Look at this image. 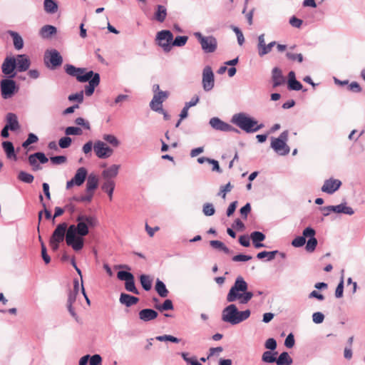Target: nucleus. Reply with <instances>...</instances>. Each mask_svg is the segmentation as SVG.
Returning a JSON list of instances; mask_svg holds the SVG:
<instances>
[{
	"instance_id": "nucleus-50",
	"label": "nucleus",
	"mask_w": 365,
	"mask_h": 365,
	"mask_svg": "<svg viewBox=\"0 0 365 365\" xmlns=\"http://www.w3.org/2000/svg\"><path fill=\"white\" fill-rule=\"evenodd\" d=\"M65 133L66 135H80L82 134V130L78 127L70 126L66 128Z\"/></svg>"
},
{
	"instance_id": "nucleus-28",
	"label": "nucleus",
	"mask_w": 365,
	"mask_h": 365,
	"mask_svg": "<svg viewBox=\"0 0 365 365\" xmlns=\"http://www.w3.org/2000/svg\"><path fill=\"white\" fill-rule=\"evenodd\" d=\"M120 165H113L102 172V176L105 180H113L118 174Z\"/></svg>"
},
{
	"instance_id": "nucleus-37",
	"label": "nucleus",
	"mask_w": 365,
	"mask_h": 365,
	"mask_svg": "<svg viewBox=\"0 0 365 365\" xmlns=\"http://www.w3.org/2000/svg\"><path fill=\"white\" fill-rule=\"evenodd\" d=\"M43 8L48 14H55L58 11V4L53 0H44Z\"/></svg>"
},
{
	"instance_id": "nucleus-42",
	"label": "nucleus",
	"mask_w": 365,
	"mask_h": 365,
	"mask_svg": "<svg viewBox=\"0 0 365 365\" xmlns=\"http://www.w3.org/2000/svg\"><path fill=\"white\" fill-rule=\"evenodd\" d=\"M279 253L278 250H274L272 252L262 251L257 255V257L259 259H262L264 257H267V261H272L274 259L277 254Z\"/></svg>"
},
{
	"instance_id": "nucleus-51",
	"label": "nucleus",
	"mask_w": 365,
	"mask_h": 365,
	"mask_svg": "<svg viewBox=\"0 0 365 365\" xmlns=\"http://www.w3.org/2000/svg\"><path fill=\"white\" fill-rule=\"evenodd\" d=\"M306 237L304 235L295 237L292 242V245L294 247H301L306 243Z\"/></svg>"
},
{
	"instance_id": "nucleus-41",
	"label": "nucleus",
	"mask_w": 365,
	"mask_h": 365,
	"mask_svg": "<svg viewBox=\"0 0 365 365\" xmlns=\"http://www.w3.org/2000/svg\"><path fill=\"white\" fill-rule=\"evenodd\" d=\"M79 220H84L86 223L88 227H94L97 226L98 222L96 217L91 216V215H86L80 214V219Z\"/></svg>"
},
{
	"instance_id": "nucleus-27",
	"label": "nucleus",
	"mask_w": 365,
	"mask_h": 365,
	"mask_svg": "<svg viewBox=\"0 0 365 365\" xmlns=\"http://www.w3.org/2000/svg\"><path fill=\"white\" fill-rule=\"evenodd\" d=\"M250 239L252 241L253 245L255 248L264 247L265 245L261 242L265 239V235L259 231H255L250 234Z\"/></svg>"
},
{
	"instance_id": "nucleus-48",
	"label": "nucleus",
	"mask_w": 365,
	"mask_h": 365,
	"mask_svg": "<svg viewBox=\"0 0 365 365\" xmlns=\"http://www.w3.org/2000/svg\"><path fill=\"white\" fill-rule=\"evenodd\" d=\"M188 39V37L186 36H178L175 37L174 41H173L171 46H183L185 45Z\"/></svg>"
},
{
	"instance_id": "nucleus-10",
	"label": "nucleus",
	"mask_w": 365,
	"mask_h": 365,
	"mask_svg": "<svg viewBox=\"0 0 365 365\" xmlns=\"http://www.w3.org/2000/svg\"><path fill=\"white\" fill-rule=\"evenodd\" d=\"M202 88L205 91H210L215 86V76L212 68L206 66L202 71Z\"/></svg>"
},
{
	"instance_id": "nucleus-6",
	"label": "nucleus",
	"mask_w": 365,
	"mask_h": 365,
	"mask_svg": "<svg viewBox=\"0 0 365 365\" xmlns=\"http://www.w3.org/2000/svg\"><path fill=\"white\" fill-rule=\"evenodd\" d=\"M289 131H283L278 138H272L271 142V148L279 155H287L290 148L287 145L286 142L288 140Z\"/></svg>"
},
{
	"instance_id": "nucleus-19",
	"label": "nucleus",
	"mask_w": 365,
	"mask_h": 365,
	"mask_svg": "<svg viewBox=\"0 0 365 365\" xmlns=\"http://www.w3.org/2000/svg\"><path fill=\"white\" fill-rule=\"evenodd\" d=\"M341 182L337 179L330 178L326 180L321 190L322 192L331 195L341 186Z\"/></svg>"
},
{
	"instance_id": "nucleus-32",
	"label": "nucleus",
	"mask_w": 365,
	"mask_h": 365,
	"mask_svg": "<svg viewBox=\"0 0 365 365\" xmlns=\"http://www.w3.org/2000/svg\"><path fill=\"white\" fill-rule=\"evenodd\" d=\"M115 182L113 180H105L101 185L103 191L106 192L109 197L110 200L113 199V193L115 189Z\"/></svg>"
},
{
	"instance_id": "nucleus-18",
	"label": "nucleus",
	"mask_w": 365,
	"mask_h": 365,
	"mask_svg": "<svg viewBox=\"0 0 365 365\" xmlns=\"http://www.w3.org/2000/svg\"><path fill=\"white\" fill-rule=\"evenodd\" d=\"M321 210L332 211L336 213H343L348 215H352L354 213L352 207L347 206L346 202H343L337 205H329L322 207L320 208Z\"/></svg>"
},
{
	"instance_id": "nucleus-5",
	"label": "nucleus",
	"mask_w": 365,
	"mask_h": 365,
	"mask_svg": "<svg viewBox=\"0 0 365 365\" xmlns=\"http://www.w3.org/2000/svg\"><path fill=\"white\" fill-rule=\"evenodd\" d=\"M232 123L238 126L246 133H255L264 127L263 124H258V122L248 116L245 113L235 114L232 118Z\"/></svg>"
},
{
	"instance_id": "nucleus-25",
	"label": "nucleus",
	"mask_w": 365,
	"mask_h": 365,
	"mask_svg": "<svg viewBox=\"0 0 365 365\" xmlns=\"http://www.w3.org/2000/svg\"><path fill=\"white\" fill-rule=\"evenodd\" d=\"M210 126L217 130L224 131L229 129V124L220 120L217 117H213L210 120L209 122Z\"/></svg>"
},
{
	"instance_id": "nucleus-15",
	"label": "nucleus",
	"mask_w": 365,
	"mask_h": 365,
	"mask_svg": "<svg viewBox=\"0 0 365 365\" xmlns=\"http://www.w3.org/2000/svg\"><path fill=\"white\" fill-rule=\"evenodd\" d=\"M302 234L304 237H309L306 245V250L308 252H314L317 245V240L314 237L315 230L311 227H307L303 230Z\"/></svg>"
},
{
	"instance_id": "nucleus-57",
	"label": "nucleus",
	"mask_w": 365,
	"mask_h": 365,
	"mask_svg": "<svg viewBox=\"0 0 365 365\" xmlns=\"http://www.w3.org/2000/svg\"><path fill=\"white\" fill-rule=\"evenodd\" d=\"M232 188V185H231L230 182H228L225 186H222L220 187V191L219 192L218 195L221 196L223 199H225L226 197L227 192H230Z\"/></svg>"
},
{
	"instance_id": "nucleus-33",
	"label": "nucleus",
	"mask_w": 365,
	"mask_h": 365,
	"mask_svg": "<svg viewBox=\"0 0 365 365\" xmlns=\"http://www.w3.org/2000/svg\"><path fill=\"white\" fill-rule=\"evenodd\" d=\"M9 34L12 37L14 48L20 50L24 46V41L22 37L16 31H9Z\"/></svg>"
},
{
	"instance_id": "nucleus-40",
	"label": "nucleus",
	"mask_w": 365,
	"mask_h": 365,
	"mask_svg": "<svg viewBox=\"0 0 365 365\" xmlns=\"http://www.w3.org/2000/svg\"><path fill=\"white\" fill-rule=\"evenodd\" d=\"M277 351H266L262 354V361L264 363H274L277 361Z\"/></svg>"
},
{
	"instance_id": "nucleus-8",
	"label": "nucleus",
	"mask_w": 365,
	"mask_h": 365,
	"mask_svg": "<svg viewBox=\"0 0 365 365\" xmlns=\"http://www.w3.org/2000/svg\"><path fill=\"white\" fill-rule=\"evenodd\" d=\"M117 277L119 280L125 281V288L128 292L135 294H139L140 292L135 284V279L133 274L128 271H119L117 273Z\"/></svg>"
},
{
	"instance_id": "nucleus-45",
	"label": "nucleus",
	"mask_w": 365,
	"mask_h": 365,
	"mask_svg": "<svg viewBox=\"0 0 365 365\" xmlns=\"http://www.w3.org/2000/svg\"><path fill=\"white\" fill-rule=\"evenodd\" d=\"M103 139L106 140L107 143L110 144L113 147H118L120 145V141L118 138L111 134H105L103 136Z\"/></svg>"
},
{
	"instance_id": "nucleus-2",
	"label": "nucleus",
	"mask_w": 365,
	"mask_h": 365,
	"mask_svg": "<svg viewBox=\"0 0 365 365\" xmlns=\"http://www.w3.org/2000/svg\"><path fill=\"white\" fill-rule=\"evenodd\" d=\"M80 215L76 217L77 225H71L68 226L66 235V242L68 246L78 252L83 247V237L89 233V229L87 223L84 220H79Z\"/></svg>"
},
{
	"instance_id": "nucleus-64",
	"label": "nucleus",
	"mask_w": 365,
	"mask_h": 365,
	"mask_svg": "<svg viewBox=\"0 0 365 365\" xmlns=\"http://www.w3.org/2000/svg\"><path fill=\"white\" fill-rule=\"evenodd\" d=\"M250 236L249 237L248 235H244L240 236L238 240H239L240 244L242 246L247 247L250 246Z\"/></svg>"
},
{
	"instance_id": "nucleus-3",
	"label": "nucleus",
	"mask_w": 365,
	"mask_h": 365,
	"mask_svg": "<svg viewBox=\"0 0 365 365\" xmlns=\"http://www.w3.org/2000/svg\"><path fill=\"white\" fill-rule=\"evenodd\" d=\"M250 309L239 311L235 304H231L222 312V320L232 325L238 324L247 319L250 316Z\"/></svg>"
},
{
	"instance_id": "nucleus-62",
	"label": "nucleus",
	"mask_w": 365,
	"mask_h": 365,
	"mask_svg": "<svg viewBox=\"0 0 365 365\" xmlns=\"http://www.w3.org/2000/svg\"><path fill=\"white\" fill-rule=\"evenodd\" d=\"M75 123L78 125L83 126L86 130H90L91 126L88 121H86L84 118L79 117L75 120Z\"/></svg>"
},
{
	"instance_id": "nucleus-24",
	"label": "nucleus",
	"mask_w": 365,
	"mask_h": 365,
	"mask_svg": "<svg viewBox=\"0 0 365 365\" xmlns=\"http://www.w3.org/2000/svg\"><path fill=\"white\" fill-rule=\"evenodd\" d=\"M1 145L6 158L9 160L16 161L17 160V155L13 143L11 141H3Z\"/></svg>"
},
{
	"instance_id": "nucleus-30",
	"label": "nucleus",
	"mask_w": 365,
	"mask_h": 365,
	"mask_svg": "<svg viewBox=\"0 0 365 365\" xmlns=\"http://www.w3.org/2000/svg\"><path fill=\"white\" fill-rule=\"evenodd\" d=\"M30 61L25 55H19L16 61V69L19 72H24L29 69Z\"/></svg>"
},
{
	"instance_id": "nucleus-36",
	"label": "nucleus",
	"mask_w": 365,
	"mask_h": 365,
	"mask_svg": "<svg viewBox=\"0 0 365 365\" xmlns=\"http://www.w3.org/2000/svg\"><path fill=\"white\" fill-rule=\"evenodd\" d=\"M293 362L292 359L287 351L281 353L277 358L276 364L277 365H291Z\"/></svg>"
},
{
	"instance_id": "nucleus-31",
	"label": "nucleus",
	"mask_w": 365,
	"mask_h": 365,
	"mask_svg": "<svg viewBox=\"0 0 365 365\" xmlns=\"http://www.w3.org/2000/svg\"><path fill=\"white\" fill-rule=\"evenodd\" d=\"M57 33V29L55 26L51 25H45L41 28L39 35L43 38H50L52 36Z\"/></svg>"
},
{
	"instance_id": "nucleus-49",
	"label": "nucleus",
	"mask_w": 365,
	"mask_h": 365,
	"mask_svg": "<svg viewBox=\"0 0 365 365\" xmlns=\"http://www.w3.org/2000/svg\"><path fill=\"white\" fill-rule=\"evenodd\" d=\"M93 197H91V195H81V196H73L70 198V201H76L78 202H91Z\"/></svg>"
},
{
	"instance_id": "nucleus-63",
	"label": "nucleus",
	"mask_w": 365,
	"mask_h": 365,
	"mask_svg": "<svg viewBox=\"0 0 365 365\" xmlns=\"http://www.w3.org/2000/svg\"><path fill=\"white\" fill-rule=\"evenodd\" d=\"M89 364L90 365H101L102 361V358L99 354H94L92 356L89 357Z\"/></svg>"
},
{
	"instance_id": "nucleus-55",
	"label": "nucleus",
	"mask_w": 365,
	"mask_h": 365,
	"mask_svg": "<svg viewBox=\"0 0 365 365\" xmlns=\"http://www.w3.org/2000/svg\"><path fill=\"white\" fill-rule=\"evenodd\" d=\"M264 347L269 351H274L277 348V341L274 338H269L266 340Z\"/></svg>"
},
{
	"instance_id": "nucleus-9",
	"label": "nucleus",
	"mask_w": 365,
	"mask_h": 365,
	"mask_svg": "<svg viewBox=\"0 0 365 365\" xmlns=\"http://www.w3.org/2000/svg\"><path fill=\"white\" fill-rule=\"evenodd\" d=\"M44 63L47 67L54 69L63 63V58L56 49L47 51L44 56Z\"/></svg>"
},
{
	"instance_id": "nucleus-21",
	"label": "nucleus",
	"mask_w": 365,
	"mask_h": 365,
	"mask_svg": "<svg viewBox=\"0 0 365 365\" xmlns=\"http://www.w3.org/2000/svg\"><path fill=\"white\" fill-rule=\"evenodd\" d=\"M98 178L94 174H90L86 182V193L93 197L94 190L98 187Z\"/></svg>"
},
{
	"instance_id": "nucleus-53",
	"label": "nucleus",
	"mask_w": 365,
	"mask_h": 365,
	"mask_svg": "<svg viewBox=\"0 0 365 365\" xmlns=\"http://www.w3.org/2000/svg\"><path fill=\"white\" fill-rule=\"evenodd\" d=\"M288 88L292 91H299L302 88V83L297 79L288 81Z\"/></svg>"
},
{
	"instance_id": "nucleus-59",
	"label": "nucleus",
	"mask_w": 365,
	"mask_h": 365,
	"mask_svg": "<svg viewBox=\"0 0 365 365\" xmlns=\"http://www.w3.org/2000/svg\"><path fill=\"white\" fill-rule=\"evenodd\" d=\"M93 144L94 143H93L91 140H89L83 145L82 150L86 155H91V151L92 148H93Z\"/></svg>"
},
{
	"instance_id": "nucleus-29",
	"label": "nucleus",
	"mask_w": 365,
	"mask_h": 365,
	"mask_svg": "<svg viewBox=\"0 0 365 365\" xmlns=\"http://www.w3.org/2000/svg\"><path fill=\"white\" fill-rule=\"evenodd\" d=\"M6 126L8 127L10 130L16 131L17 130L20 125L18 121V118L16 114L13 113H9L6 115Z\"/></svg>"
},
{
	"instance_id": "nucleus-17",
	"label": "nucleus",
	"mask_w": 365,
	"mask_h": 365,
	"mask_svg": "<svg viewBox=\"0 0 365 365\" xmlns=\"http://www.w3.org/2000/svg\"><path fill=\"white\" fill-rule=\"evenodd\" d=\"M68 228V227L66 222L58 224L50 238L56 242H62L64 239L66 240Z\"/></svg>"
},
{
	"instance_id": "nucleus-38",
	"label": "nucleus",
	"mask_w": 365,
	"mask_h": 365,
	"mask_svg": "<svg viewBox=\"0 0 365 365\" xmlns=\"http://www.w3.org/2000/svg\"><path fill=\"white\" fill-rule=\"evenodd\" d=\"M140 282L142 287L145 291H149L152 288L153 279L147 274H141L140 276Z\"/></svg>"
},
{
	"instance_id": "nucleus-52",
	"label": "nucleus",
	"mask_w": 365,
	"mask_h": 365,
	"mask_svg": "<svg viewBox=\"0 0 365 365\" xmlns=\"http://www.w3.org/2000/svg\"><path fill=\"white\" fill-rule=\"evenodd\" d=\"M68 99L70 101H76L78 103H81L83 101V91H81L78 93L71 94L68 96Z\"/></svg>"
},
{
	"instance_id": "nucleus-12",
	"label": "nucleus",
	"mask_w": 365,
	"mask_h": 365,
	"mask_svg": "<svg viewBox=\"0 0 365 365\" xmlns=\"http://www.w3.org/2000/svg\"><path fill=\"white\" fill-rule=\"evenodd\" d=\"M96 155L100 159H106L113 153V150L101 140H96L93 144Z\"/></svg>"
},
{
	"instance_id": "nucleus-61",
	"label": "nucleus",
	"mask_w": 365,
	"mask_h": 365,
	"mask_svg": "<svg viewBox=\"0 0 365 365\" xmlns=\"http://www.w3.org/2000/svg\"><path fill=\"white\" fill-rule=\"evenodd\" d=\"M41 257L46 264H48L51 262V257L47 253V250L43 242H41Z\"/></svg>"
},
{
	"instance_id": "nucleus-20",
	"label": "nucleus",
	"mask_w": 365,
	"mask_h": 365,
	"mask_svg": "<svg viewBox=\"0 0 365 365\" xmlns=\"http://www.w3.org/2000/svg\"><path fill=\"white\" fill-rule=\"evenodd\" d=\"M16 59L14 57H6L2 63L1 70L4 74L14 77V73L13 72L16 68Z\"/></svg>"
},
{
	"instance_id": "nucleus-47",
	"label": "nucleus",
	"mask_w": 365,
	"mask_h": 365,
	"mask_svg": "<svg viewBox=\"0 0 365 365\" xmlns=\"http://www.w3.org/2000/svg\"><path fill=\"white\" fill-rule=\"evenodd\" d=\"M202 212L206 216H212L215 214V210L212 203L206 202L203 205Z\"/></svg>"
},
{
	"instance_id": "nucleus-35",
	"label": "nucleus",
	"mask_w": 365,
	"mask_h": 365,
	"mask_svg": "<svg viewBox=\"0 0 365 365\" xmlns=\"http://www.w3.org/2000/svg\"><path fill=\"white\" fill-rule=\"evenodd\" d=\"M167 16V9L165 6L163 5H158L156 6V11L155 13V19L162 23L165 21Z\"/></svg>"
},
{
	"instance_id": "nucleus-58",
	"label": "nucleus",
	"mask_w": 365,
	"mask_h": 365,
	"mask_svg": "<svg viewBox=\"0 0 365 365\" xmlns=\"http://www.w3.org/2000/svg\"><path fill=\"white\" fill-rule=\"evenodd\" d=\"M51 162L54 165H61L66 162V157L64 155H58L50 158Z\"/></svg>"
},
{
	"instance_id": "nucleus-11",
	"label": "nucleus",
	"mask_w": 365,
	"mask_h": 365,
	"mask_svg": "<svg viewBox=\"0 0 365 365\" xmlns=\"http://www.w3.org/2000/svg\"><path fill=\"white\" fill-rule=\"evenodd\" d=\"M173 38V35L170 31L163 30L158 33L156 40L158 41V45L163 48L164 51L169 52L171 49L170 43Z\"/></svg>"
},
{
	"instance_id": "nucleus-43",
	"label": "nucleus",
	"mask_w": 365,
	"mask_h": 365,
	"mask_svg": "<svg viewBox=\"0 0 365 365\" xmlns=\"http://www.w3.org/2000/svg\"><path fill=\"white\" fill-rule=\"evenodd\" d=\"M168 96L169 93L168 91H158L157 93L154 94L152 99V104L156 101H158V103H163V102L168 98Z\"/></svg>"
},
{
	"instance_id": "nucleus-13",
	"label": "nucleus",
	"mask_w": 365,
	"mask_h": 365,
	"mask_svg": "<svg viewBox=\"0 0 365 365\" xmlns=\"http://www.w3.org/2000/svg\"><path fill=\"white\" fill-rule=\"evenodd\" d=\"M88 171L84 167L79 168L74 175V177L66 182V189H70L73 185L81 186L85 182Z\"/></svg>"
},
{
	"instance_id": "nucleus-56",
	"label": "nucleus",
	"mask_w": 365,
	"mask_h": 365,
	"mask_svg": "<svg viewBox=\"0 0 365 365\" xmlns=\"http://www.w3.org/2000/svg\"><path fill=\"white\" fill-rule=\"evenodd\" d=\"M286 56L291 61H297L299 63L303 61V56L302 53H293L291 52H287L286 53Z\"/></svg>"
},
{
	"instance_id": "nucleus-44",
	"label": "nucleus",
	"mask_w": 365,
	"mask_h": 365,
	"mask_svg": "<svg viewBox=\"0 0 365 365\" xmlns=\"http://www.w3.org/2000/svg\"><path fill=\"white\" fill-rule=\"evenodd\" d=\"M19 180L25 183H31L34 181V177L25 171H20L18 174Z\"/></svg>"
},
{
	"instance_id": "nucleus-26",
	"label": "nucleus",
	"mask_w": 365,
	"mask_h": 365,
	"mask_svg": "<svg viewBox=\"0 0 365 365\" xmlns=\"http://www.w3.org/2000/svg\"><path fill=\"white\" fill-rule=\"evenodd\" d=\"M120 304L130 307L139 302V299L136 297L130 295L126 293H121L119 298Z\"/></svg>"
},
{
	"instance_id": "nucleus-60",
	"label": "nucleus",
	"mask_w": 365,
	"mask_h": 365,
	"mask_svg": "<svg viewBox=\"0 0 365 365\" xmlns=\"http://www.w3.org/2000/svg\"><path fill=\"white\" fill-rule=\"evenodd\" d=\"M324 319V315L320 312H314L312 314V320L315 324H321Z\"/></svg>"
},
{
	"instance_id": "nucleus-4",
	"label": "nucleus",
	"mask_w": 365,
	"mask_h": 365,
	"mask_svg": "<svg viewBox=\"0 0 365 365\" xmlns=\"http://www.w3.org/2000/svg\"><path fill=\"white\" fill-rule=\"evenodd\" d=\"M248 284L241 276L236 278L233 286L230 288L227 295V301L228 302H235L237 299L239 300L240 304H245L250 301L243 293L247 290Z\"/></svg>"
},
{
	"instance_id": "nucleus-34",
	"label": "nucleus",
	"mask_w": 365,
	"mask_h": 365,
	"mask_svg": "<svg viewBox=\"0 0 365 365\" xmlns=\"http://www.w3.org/2000/svg\"><path fill=\"white\" fill-rule=\"evenodd\" d=\"M210 246L216 250L222 251L227 255L232 254V251L221 241L219 240H211L210 241Z\"/></svg>"
},
{
	"instance_id": "nucleus-54",
	"label": "nucleus",
	"mask_w": 365,
	"mask_h": 365,
	"mask_svg": "<svg viewBox=\"0 0 365 365\" xmlns=\"http://www.w3.org/2000/svg\"><path fill=\"white\" fill-rule=\"evenodd\" d=\"M72 140L70 137L66 136L61 138L58 141L59 147L61 148H67L71 144Z\"/></svg>"
},
{
	"instance_id": "nucleus-46",
	"label": "nucleus",
	"mask_w": 365,
	"mask_h": 365,
	"mask_svg": "<svg viewBox=\"0 0 365 365\" xmlns=\"http://www.w3.org/2000/svg\"><path fill=\"white\" fill-rule=\"evenodd\" d=\"M231 29L235 33L237 38V43L240 46H242L245 43V37L242 31L236 26L232 25Z\"/></svg>"
},
{
	"instance_id": "nucleus-14",
	"label": "nucleus",
	"mask_w": 365,
	"mask_h": 365,
	"mask_svg": "<svg viewBox=\"0 0 365 365\" xmlns=\"http://www.w3.org/2000/svg\"><path fill=\"white\" fill-rule=\"evenodd\" d=\"M258 42L257 45L258 55L262 57L268 54L272 48L277 44L276 41H272L268 44L265 43L264 34H262L258 36Z\"/></svg>"
},
{
	"instance_id": "nucleus-7",
	"label": "nucleus",
	"mask_w": 365,
	"mask_h": 365,
	"mask_svg": "<svg viewBox=\"0 0 365 365\" xmlns=\"http://www.w3.org/2000/svg\"><path fill=\"white\" fill-rule=\"evenodd\" d=\"M205 53H213L217 48V41L213 36H205L200 32L194 33Z\"/></svg>"
},
{
	"instance_id": "nucleus-16",
	"label": "nucleus",
	"mask_w": 365,
	"mask_h": 365,
	"mask_svg": "<svg viewBox=\"0 0 365 365\" xmlns=\"http://www.w3.org/2000/svg\"><path fill=\"white\" fill-rule=\"evenodd\" d=\"M16 88V83L11 79H4L1 81V96L6 99L10 98L14 93Z\"/></svg>"
},
{
	"instance_id": "nucleus-39",
	"label": "nucleus",
	"mask_w": 365,
	"mask_h": 365,
	"mask_svg": "<svg viewBox=\"0 0 365 365\" xmlns=\"http://www.w3.org/2000/svg\"><path fill=\"white\" fill-rule=\"evenodd\" d=\"M155 288L160 297H166L168 296V290L167 289L164 282L159 279H158L156 281Z\"/></svg>"
},
{
	"instance_id": "nucleus-23",
	"label": "nucleus",
	"mask_w": 365,
	"mask_h": 365,
	"mask_svg": "<svg viewBox=\"0 0 365 365\" xmlns=\"http://www.w3.org/2000/svg\"><path fill=\"white\" fill-rule=\"evenodd\" d=\"M272 80L273 87H278L285 83V78L282 75V72L278 67H274L272 71Z\"/></svg>"
},
{
	"instance_id": "nucleus-22",
	"label": "nucleus",
	"mask_w": 365,
	"mask_h": 365,
	"mask_svg": "<svg viewBox=\"0 0 365 365\" xmlns=\"http://www.w3.org/2000/svg\"><path fill=\"white\" fill-rule=\"evenodd\" d=\"M138 316L141 321L148 322L156 319L158 316V313L152 309H143L139 312Z\"/></svg>"
},
{
	"instance_id": "nucleus-1",
	"label": "nucleus",
	"mask_w": 365,
	"mask_h": 365,
	"mask_svg": "<svg viewBox=\"0 0 365 365\" xmlns=\"http://www.w3.org/2000/svg\"><path fill=\"white\" fill-rule=\"evenodd\" d=\"M86 71V69L84 68H76L71 64L65 66V71L68 75L76 77L79 82H88V84L85 86V94L87 96H91L93 93L95 88L100 83V75L92 71L88 72Z\"/></svg>"
}]
</instances>
